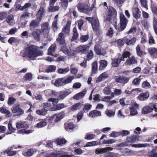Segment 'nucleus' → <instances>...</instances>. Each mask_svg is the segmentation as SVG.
Segmentation results:
<instances>
[{
	"label": "nucleus",
	"mask_w": 157,
	"mask_h": 157,
	"mask_svg": "<svg viewBox=\"0 0 157 157\" xmlns=\"http://www.w3.org/2000/svg\"><path fill=\"white\" fill-rule=\"evenodd\" d=\"M100 70H103L105 68L107 65V62L104 60H101L100 61Z\"/></svg>",
	"instance_id": "36"
},
{
	"label": "nucleus",
	"mask_w": 157,
	"mask_h": 157,
	"mask_svg": "<svg viewBox=\"0 0 157 157\" xmlns=\"http://www.w3.org/2000/svg\"><path fill=\"white\" fill-rule=\"evenodd\" d=\"M16 99L13 97H10L8 99L7 104L9 105H11L14 104Z\"/></svg>",
	"instance_id": "50"
},
{
	"label": "nucleus",
	"mask_w": 157,
	"mask_h": 157,
	"mask_svg": "<svg viewBox=\"0 0 157 157\" xmlns=\"http://www.w3.org/2000/svg\"><path fill=\"white\" fill-rule=\"evenodd\" d=\"M47 122L45 120H43L38 123L36 126L37 128H41L45 126L47 124Z\"/></svg>",
	"instance_id": "41"
},
{
	"label": "nucleus",
	"mask_w": 157,
	"mask_h": 157,
	"mask_svg": "<svg viewBox=\"0 0 157 157\" xmlns=\"http://www.w3.org/2000/svg\"><path fill=\"white\" fill-rule=\"evenodd\" d=\"M132 12L133 16L136 18H138L140 17V12L138 8H134L132 10Z\"/></svg>",
	"instance_id": "26"
},
{
	"label": "nucleus",
	"mask_w": 157,
	"mask_h": 157,
	"mask_svg": "<svg viewBox=\"0 0 157 157\" xmlns=\"http://www.w3.org/2000/svg\"><path fill=\"white\" fill-rule=\"evenodd\" d=\"M64 107V105L63 104H59L52 108L51 110L52 111L58 110L63 108Z\"/></svg>",
	"instance_id": "34"
},
{
	"label": "nucleus",
	"mask_w": 157,
	"mask_h": 157,
	"mask_svg": "<svg viewBox=\"0 0 157 157\" xmlns=\"http://www.w3.org/2000/svg\"><path fill=\"white\" fill-rule=\"evenodd\" d=\"M136 40V38H133L131 40H127L125 42L128 45H133L135 43Z\"/></svg>",
	"instance_id": "55"
},
{
	"label": "nucleus",
	"mask_w": 157,
	"mask_h": 157,
	"mask_svg": "<svg viewBox=\"0 0 157 157\" xmlns=\"http://www.w3.org/2000/svg\"><path fill=\"white\" fill-rule=\"evenodd\" d=\"M121 61L120 58L113 59L112 60L111 64L113 67H117L118 66L120 62Z\"/></svg>",
	"instance_id": "29"
},
{
	"label": "nucleus",
	"mask_w": 157,
	"mask_h": 157,
	"mask_svg": "<svg viewBox=\"0 0 157 157\" xmlns=\"http://www.w3.org/2000/svg\"><path fill=\"white\" fill-rule=\"evenodd\" d=\"M114 97L113 94L112 93L111 96H105L101 99V101L107 102V105L108 106L111 107L113 105L116 104L117 102L116 100L111 101L112 98Z\"/></svg>",
	"instance_id": "3"
},
{
	"label": "nucleus",
	"mask_w": 157,
	"mask_h": 157,
	"mask_svg": "<svg viewBox=\"0 0 157 157\" xmlns=\"http://www.w3.org/2000/svg\"><path fill=\"white\" fill-rule=\"evenodd\" d=\"M98 63L97 62L95 61L92 64V72L91 75L96 73L97 71Z\"/></svg>",
	"instance_id": "33"
},
{
	"label": "nucleus",
	"mask_w": 157,
	"mask_h": 157,
	"mask_svg": "<svg viewBox=\"0 0 157 157\" xmlns=\"http://www.w3.org/2000/svg\"><path fill=\"white\" fill-rule=\"evenodd\" d=\"M139 108V105L136 103H134L131 105L129 108V111L130 115L131 116H134L138 114V111L137 109Z\"/></svg>",
	"instance_id": "7"
},
{
	"label": "nucleus",
	"mask_w": 157,
	"mask_h": 157,
	"mask_svg": "<svg viewBox=\"0 0 157 157\" xmlns=\"http://www.w3.org/2000/svg\"><path fill=\"white\" fill-rule=\"evenodd\" d=\"M94 49L95 52L98 55H101L105 53V52L104 51V49L99 45H96L95 46Z\"/></svg>",
	"instance_id": "18"
},
{
	"label": "nucleus",
	"mask_w": 157,
	"mask_h": 157,
	"mask_svg": "<svg viewBox=\"0 0 157 157\" xmlns=\"http://www.w3.org/2000/svg\"><path fill=\"white\" fill-rule=\"evenodd\" d=\"M68 0H61V4L62 7L66 9L68 6Z\"/></svg>",
	"instance_id": "58"
},
{
	"label": "nucleus",
	"mask_w": 157,
	"mask_h": 157,
	"mask_svg": "<svg viewBox=\"0 0 157 157\" xmlns=\"http://www.w3.org/2000/svg\"><path fill=\"white\" fill-rule=\"evenodd\" d=\"M56 69V67L54 65H50L45 69V71L47 73L54 72Z\"/></svg>",
	"instance_id": "37"
},
{
	"label": "nucleus",
	"mask_w": 157,
	"mask_h": 157,
	"mask_svg": "<svg viewBox=\"0 0 157 157\" xmlns=\"http://www.w3.org/2000/svg\"><path fill=\"white\" fill-rule=\"evenodd\" d=\"M11 110L13 113L16 114L17 115H21L24 113L20 105L17 104H14L12 107Z\"/></svg>",
	"instance_id": "5"
},
{
	"label": "nucleus",
	"mask_w": 157,
	"mask_h": 157,
	"mask_svg": "<svg viewBox=\"0 0 157 157\" xmlns=\"http://www.w3.org/2000/svg\"><path fill=\"white\" fill-rule=\"evenodd\" d=\"M41 21L37 18L36 19L32 20L30 22L29 25L30 27V29H31V28H34L38 27Z\"/></svg>",
	"instance_id": "16"
},
{
	"label": "nucleus",
	"mask_w": 157,
	"mask_h": 157,
	"mask_svg": "<svg viewBox=\"0 0 157 157\" xmlns=\"http://www.w3.org/2000/svg\"><path fill=\"white\" fill-rule=\"evenodd\" d=\"M137 54L139 56H141L144 53L143 51L141 50L140 48L139 45H138L136 48Z\"/></svg>",
	"instance_id": "53"
},
{
	"label": "nucleus",
	"mask_w": 157,
	"mask_h": 157,
	"mask_svg": "<svg viewBox=\"0 0 157 157\" xmlns=\"http://www.w3.org/2000/svg\"><path fill=\"white\" fill-rule=\"evenodd\" d=\"M142 88L145 89H149L151 87V85L149 82L147 81L144 82L142 84Z\"/></svg>",
	"instance_id": "56"
},
{
	"label": "nucleus",
	"mask_w": 157,
	"mask_h": 157,
	"mask_svg": "<svg viewBox=\"0 0 157 157\" xmlns=\"http://www.w3.org/2000/svg\"><path fill=\"white\" fill-rule=\"evenodd\" d=\"M36 31H34L31 33H30L29 37L31 38H34L36 40L38 41L40 40V33Z\"/></svg>",
	"instance_id": "11"
},
{
	"label": "nucleus",
	"mask_w": 157,
	"mask_h": 157,
	"mask_svg": "<svg viewBox=\"0 0 157 157\" xmlns=\"http://www.w3.org/2000/svg\"><path fill=\"white\" fill-rule=\"evenodd\" d=\"M56 45L55 44L52 45L48 49V53L49 55H52L56 50Z\"/></svg>",
	"instance_id": "30"
},
{
	"label": "nucleus",
	"mask_w": 157,
	"mask_h": 157,
	"mask_svg": "<svg viewBox=\"0 0 157 157\" xmlns=\"http://www.w3.org/2000/svg\"><path fill=\"white\" fill-rule=\"evenodd\" d=\"M103 93L106 95L109 94L111 92V90L109 86H107L104 88L103 90Z\"/></svg>",
	"instance_id": "62"
},
{
	"label": "nucleus",
	"mask_w": 157,
	"mask_h": 157,
	"mask_svg": "<svg viewBox=\"0 0 157 157\" xmlns=\"http://www.w3.org/2000/svg\"><path fill=\"white\" fill-rule=\"evenodd\" d=\"M120 26L119 27L117 25V23L115 22L113 24L116 29L118 32H121L123 30L126 28L128 20L126 18L124 15L123 14H121L120 16Z\"/></svg>",
	"instance_id": "2"
},
{
	"label": "nucleus",
	"mask_w": 157,
	"mask_h": 157,
	"mask_svg": "<svg viewBox=\"0 0 157 157\" xmlns=\"http://www.w3.org/2000/svg\"><path fill=\"white\" fill-rule=\"evenodd\" d=\"M24 54L32 60H34L37 57L43 54L41 50H38L37 47L32 45L27 47L25 50Z\"/></svg>",
	"instance_id": "1"
},
{
	"label": "nucleus",
	"mask_w": 157,
	"mask_h": 157,
	"mask_svg": "<svg viewBox=\"0 0 157 157\" xmlns=\"http://www.w3.org/2000/svg\"><path fill=\"white\" fill-rule=\"evenodd\" d=\"M13 147L8 148L5 151V153L7 154L9 156H13L17 154V151H13L11 150L13 149Z\"/></svg>",
	"instance_id": "21"
},
{
	"label": "nucleus",
	"mask_w": 157,
	"mask_h": 157,
	"mask_svg": "<svg viewBox=\"0 0 157 157\" xmlns=\"http://www.w3.org/2000/svg\"><path fill=\"white\" fill-rule=\"evenodd\" d=\"M49 29V25L47 22L44 23L42 25L41 31L45 37L48 36Z\"/></svg>",
	"instance_id": "9"
},
{
	"label": "nucleus",
	"mask_w": 157,
	"mask_h": 157,
	"mask_svg": "<svg viewBox=\"0 0 157 157\" xmlns=\"http://www.w3.org/2000/svg\"><path fill=\"white\" fill-rule=\"evenodd\" d=\"M82 106V105L81 103H77L71 106V109L72 111H75L79 109Z\"/></svg>",
	"instance_id": "39"
},
{
	"label": "nucleus",
	"mask_w": 157,
	"mask_h": 157,
	"mask_svg": "<svg viewBox=\"0 0 157 157\" xmlns=\"http://www.w3.org/2000/svg\"><path fill=\"white\" fill-rule=\"evenodd\" d=\"M73 79L74 77L73 76H70L66 79H64V85L71 82Z\"/></svg>",
	"instance_id": "59"
},
{
	"label": "nucleus",
	"mask_w": 157,
	"mask_h": 157,
	"mask_svg": "<svg viewBox=\"0 0 157 157\" xmlns=\"http://www.w3.org/2000/svg\"><path fill=\"white\" fill-rule=\"evenodd\" d=\"M117 154L113 152H107L105 154V157H117Z\"/></svg>",
	"instance_id": "52"
},
{
	"label": "nucleus",
	"mask_w": 157,
	"mask_h": 157,
	"mask_svg": "<svg viewBox=\"0 0 157 157\" xmlns=\"http://www.w3.org/2000/svg\"><path fill=\"white\" fill-rule=\"evenodd\" d=\"M57 40L60 44H63L65 43V40L63 36V34L61 33L59 34Z\"/></svg>",
	"instance_id": "31"
},
{
	"label": "nucleus",
	"mask_w": 157,
	"mask_h": 157,
	"mask_svg": "<svg viewBox=\"0 0 157 157\" xmlns=\"http://www.w3.org/2000/svg\"><path fill=\"white\" fill-rule=\"evenodd\" d=\"M65 129L68 132H71L73 131L74 125L73 123H69L65 124Z\"/></svg>",
	"instance_id": "22"
},
{
	"label": "nucleus",
	"mask_w": 157,
	"mask_h": 157,
	"mask_svg": "<svg viewBox=\"0 0 157 157\" xmlns=\"http://www.w3.org/2000/svg\"><path fill=\"white\" fill-rule=\"evenodd\" d=\"M137 60L134 56H132L127 59L125 63V64L126 66H130L131 65L136 64Z\"/></svg>",
	"instance_id": "13"
},
{
	"label": "nucleus",
	"mask_w": 157,
	"mask_h": 157,
	"mask_svg": "<svg viewBox=\"0 0 157 157\" xmlns=\"http://www.w3.org/2000/svg\"><path fill=\"white\" fill-rule=\"evenodd\" d=\"M45 12V10L43 7H41L36 14V18L41 20Z\"/></svg>",
	"instance_id": "15"
},
{
	"label": "nucleus",
	"mask_w": 157,
	"mask_h": 157,
	"mask_svg": "<svg viewBox=\"0 0 157 157\" xmlns=\"http://www.w3.org/2000/svg\"><path fill=\"white\" fill-rule=\"evenodd\" d=\"M95 135L93 134H87L86 135L84 138L87 140H90L94 139L95 137Z\"/></svg>",
	"instance_id": "64"
},
{
	"label": "nucleus",
	"mask_w": 157,
	"mask_h": 157,
	"mask_svg": "<svg viewBox=\"0 0 157 157\" xmlns=\"http://www.w3.org/2000/svg\"><path fill=\"white\" fill-rule=\"evenodd\" d=\"M47 96H51V97H56L57 95L56 92L50 90H48L46 91Z\"/></svg>",
	"instance_id": "40"
},
{
	"label": "nucleus",
	"mask_w": 157,
	"mask_h": 157,
	"mask_svg": "<svg viewBox=\"0 0 157 157\" xmlns=\"http://www.w3.org/2000/svg\"><path fill=\"white\" fill-rule=\"evenodd\" d=\"M68 94V93L66 91H61L59 93V95L58 96V99H61L64 98Z\"/></svg>",
	"instance_id": "48"
},
{
	"label": "nucleus",
	"mask_w": 157,
	"mask_h": 157,
	"mask_svg": "<svg viewBox=\"0 0 157 157\" xmlns=\"http://www.w3.org/2000/svg\"><path fill=\"white\" fill-rule=\"evenodd\" d=\"M106 115L109 117L114 116L115 114V112L111 110H109L105 112Z\"/></svg>",
	"instance_id": "61"
},
{
	"label": "nucleus",
	"mask_w": 157,
	"mask_h": 157,
	"mask_svg": "<svg viewBox=\"0 0 157 157\" xmlns=\"http://www.w3.org/2000/svg\"><path fill=\"white\" fill-rule=\"evenodd\" d=\"M89 47L86 45H81L78 47L76 49L77 52H82L89 49Z\"/></svg>",
	"instance_id": "17"
},
{
	"label": "nucleus",
	"mask_w": 157,
	"mask_h": 157,
	"mask_svg": "<svg viewBox=\"0 0 157 157\" xmlns=\"http://www.w3.org/2000/svg\"><path fill=\"white\" fill-rule=\"evenodd\" d=\"M101 113L100 112L96 110H94L91 111L89 113V116L90 117H95L100 116Z\"/></svg>",
	"instance_id": "28"
},
{
	"label": "nucleus",
	"mask_w": 157,
	"mask_h": 157,
	"mask_svg": "<svg viewBox=\"0 0 157 157\" xmlns=\"http://www.w3.org/2000/svg\"><path fill=\"white\" fill-rule=\"evenodd\" d=\"M139 140L138 137L135 136L130 137L128 139V141L131 143H133L136 142L138 141Z\"/></svg>",
	"instance_id": "44"
},
{
	"label": "nucleus",
	"mask_w": 157,
	"mask_h": 157,
	"mask_svg": "<svg viewBox=\"0 0 157 157\" xmlns=\"http://www.w3.org/2000/svg\"><path fill=\"white\" fill-rule=\"evenodd\" d=\"M53 6H50L48 8V12H54L58 10L59 8L57 6L53 7Z\"/></svg>",
	"instance_id": "54"
},
{
	"label": "nucleus",
	"mask_w": 157,
	"mask_h": 157,
	"mask_svg": "<svg viewBox=\"0 0 157 157\" xmlns=\"http://www.w3.org/2000/svg\"><path fill=\"white\" fill-rule=\"evenodd\" d=\"M150 107L146 106L143 108L142 110V113L144 114H146L152 112L153 109H154L156 112H157V108L156 106L154 103L151 104L150 105Z\"/></svg>",
	"instance_id": "4"
},
{
	"label": "nucleus",
	"mask_w": 157,
	"mask_h": 157,
	"mask_svg": "<svg viewBox=\"0 0 157 157\" xmlns=\"http://www.w3.org/2000/svg\"><path fill=\"white\" fill-rule=\"evenodd\" d=\"M78 10L81 12H82L86 14L90 13V9L88 5L85 3H79L77 5Z\"/></svg>",
	"instance_id": "6"
},
{
	"label": "nucleus",
	"mask_w": 157,
	"mask_h": 157,
	"mask_svg": "<svg viewBox=\"0 0 157 157\" xmlns=\"http://www.w3.org/2000/svg\"><path fill=\"white\" fill-rule=\"evenodd\" d=\"M71 24V22L70 21H68L65 26L62 29V32L65 34H67L70 32Z\"/></svg>",
	"instance_id": "24"
},
{
	"label": "nucleus",
	"mask_w": 157,
	"mask_h": 157,
	"mask_svg": "<svg viewBox=\"0 0 157 157\" xmlns=\"http://www.w3.org/2000/svg\"><path fill=\"white\" fill-rule=\"evenodd\" d=\"M35 152L34 149H29L26 152L23 153V154L25 157H29L32 156Z\"/></svg>",
	"instance_id": "32"
},
{
	"label": "nucleus",
	"mask_w": 157,
	"mask_h": 157,
	"mask_svg": "<svg viewBox=\"0 0 157 157\" xmlns=\"http://www.w3.org/2000/svg\"><path fill=\"white\" fill-rule=\"evenodd\" d=\"M57 117L58 121L62 119L65 116L64 112H61L59 113L56 114Z\"/></svg>",
	"instance_id": "63"
},
{
	"label": "nucleus",
	"mask_w": 157,
	"mask_h": 157,
	"mask_svg": "<svg viewBox=\"0 0 157 157\" xmlns=\"http://www.w3.org/2000/svg\"><path fill=\"white\" fill-rule=\"evenodd\" d=\"M92 105L89 104H86L84 106L83 109V111L85 112H87L89 111L91 109Z\"/></svg>",
	"instance_id": "51"
},
{
	"label": "nucleus",
	"mask_w": 157,
	"mask_h": 157,
	"mask_svg": "<svg viewBox=\"0 0 157 157\" xmlns=\"http://www.w3.org/2000/svg\"><path fill=\"white\" fill-rule=\"evenodd\" d=\"M85 94V92H82L75 95L74 97V98L75 99L78 100L83 97Z\"/></svg>",
	"instance_id": "43"
},
{
	"label": "nucleus",
	"mask_w": 157,
	"mask_h": 157,
	"mask_svg": "<svg viewBox=\"0 0 157 157\" xmlns=\"http://www.w3.org/2000/svg\"><path fill=\"white\" fill-rule=\"evenodd\" d=\"M132 147H146L150 146V145L148 144H133L132 145Z\"/></svg>",
	"instance_id": "47"
},
{
	"label": "nucleus",
	"mask_w": 157,
	"mask_h": 157,
	"mask_svg": "<svg viewBox=\"0 0 157 157\" xmlns=\"http://www.w3.org/2000/svg\"><path fill=\"white\" fill-rule=\"evenodd\" d=\"M116 12L114 9L112 8L111 9H109L108 11V16L106 17V20L109 21L113 15Z\"/></svg>",
	"instance_id": "23"
},
{
	"label": "nucleus",
	"mask_w": 157,
	"mask_h": 157,
	"mask_svg": "<svg viewBox=\"0 0 157 157\" xmlns=\"http://www.w3.org/2000/svg\"><path fill=\"white\" fill-rule=\"evenodd\" d=\"M25 122L23 121H19L16 123V128H21L25 127Z\"/></svg>",
	"instance_id": "42"
},
{
	"label": "nucleus",
	"mask_w": 157,
	"mask_h": 157,
	"mask_svg": "<svg viewBox=\"0 0 157 157\" xmlns=\"http://www.w3.org/2000/svg\"><path fill=\"white\" fill-rule=\"evenodd\" d=\"M115 82L117 83L124 84L127 83L129 80V78L124 76H117L114 77Z\"/></svg>",
	"instance_id": "8"
},
{
	"label": "nucleus",
	"mask_w": 157,
	"mask_h": 157,
	"mask_svg": "<svg viewBox=\"0 0 157 157\" xmlns=\"http://www.w3.org/2000/svg\"><path fill=\"white\" fill-rule=\"evenodd\" d=\"M149 53L152 56H155L157 55V49L156 48H149L148 49Z\"/></svg>",
	"instance_id": "35"
},
{
	"label": "nucleus",
	"mask_w": 157,
	"mask_h": 157,
	"mask_svg": "<svg viewBox=\"0 0 157 157\" xmlns=\"http://www.w3.org/2000/svg\"><path fill=\"white\" fill-rule=\"evenodd\" d=\"M97 145H98V142L96 141H94L87 143L85 146H84V147L94 146Z\"/></svg>",
	"instance_id": "57"
},
{
	"label": "nucleus",
	"mask_w": 157,
	"mask_h": 157,
	"mask_svg": "<svg viewBox=\"0 0 157 157\" xmlns=\"http://www.w3.org/2000/svg\"><path fill=\"white\" fill-rule=\"evenodd\" d=\"M6 21L10 25H13L15 23V21L13 15L11 14L9 15L6 18Z\"/></svg>",
	"instance_id": "25"
},
{
	"label": "nucleus",
	"mask_w": 157,
	"mask_h": 157,
	"mask_svg": "<svg viewBox=\"0 0 157 157\" xmlns=\"http://www.w3.org/2000/svg\"><path fill=\"white\" fill-rule=\"evenodd\" d=\"M55 142L57 143L58 145H60L66 143V140L63 139H58L55 140Z\"/></svg>",
	"instance_id": "46"
},
{
	"label": "nucleus",
	"mask_w": 157,
	"mask_h": 157,
	"mask_svg": "<svg viewBox=\"0 0 157 157\" xmlns=\"http://www.w3.org/2000/svg\"><path fill=\"white\" fill-rule=\"evenodd\" d=\"M149 96V94L148 92L141 93L138 96V99L140 101H144L147 99Z\"/></svg>",
	"instance_id": "19"
},
{
	"label": "nucleus",
	"mask_w": 157,
	"mask_h": 157,
	"mask_svg": "<svg viewBox=\"0 0 157 157\" xmlns=\"http://www.w3.org/2000/svg\"><path fill=\"white\" fill-rule=\"evenodd\" d=\"M109 75L106 72H105L101 74L97 78L96 82L99 83L109 78Z\"/></svg>",
	"instance_id": "12"
},
{
	"label": "nucleus",
	"mask_w": 157,
	"mask_h": 157,
	"mask_svg": "<svg viewBox=\"0 0 157 157\" xmlns=\"http://www.w3.org/2000/svg\"><path fill=\"white\" fill-rule=\"evenodd\" d=\"M0 112L2 113L6 114V116L8 117H10L12 116L10 112L3 106L0 108Z\"/></svg>",
	"instance_id": "20"
},
{
	"label": "nucleus",
	"mask_w": 157,
	"mask_h": 157,
	"mask_svg": "<svg viewBox=\"0 0 157 157\" xmlns=\"http://www.w3.org/2000/svg\"><path fill=\"white\" fill-rule=\"evenodd\" d=\"M47 111L44 109L43 108L41 109H38L36 111V113L40 115H44L47 113Z\"/></svg>",
	"instance_id": "45"
},
{
	"label": "nucleus",
	"mask_w": 157,
	"mask_h": 157,
	"mask_svg": "<svg viewBox=\"0 0 157 157\" xmlns=\"http://www.w3.org/2000/svg\"><path fill=\"white\" fill-rule=\"evenodd\" d=\"M54 85L56 86L64 85V78H59L56 80L54 82Z\"/></svg>",
	"instance_id": "27"
},
{
	"label": "nucleus",
	"mask_w": 157,
	"mask_h": 157,
	"mask_svg": "<svg viewBox=\"0 0 157 157\" xmlns=\"http://www.w3.org/2000/svg\"><path fill=\"white\" fill-rule=\"evenodd\" d=\"M91 25L94 31H96L98 30L99 27V23L98 20L97 18L93 19Z\"/></svg>",
	"instance_id": "14"
},
{
	"label": "nucleus",
	"mask_w": 157,
	"mask_h": 157,
	"mask_svg": "<svg viewBox=\"0 0 157 157\" xmlns=\"http://www.w3.org/2000/svg\"><path fill=\"white\" fill-rule=\"evenodd\" d=\"M113 149V148L109 147L101 148H98L95 149V152L97 154H103L106 152L107 151H111Z\"/></svg>",
	"instance_id": "10"
},
{
	"label": "nucleus",
	"mask_w": 157,
	"mask_h": 157,
	"mask_svg": "<svg viewBox=\"0 0 157 157\" xmlns=\"http://www.w3.org/2000/svg\"><path fill=\"white\" fill-rule=\"evenodd\" d=\"M69 69L67 67L64 69L59 68L58 69V73L60 74H64L69 71Z\"/></svg>",
	"instance_id": "49"
},
{
	"label": "nucleus",
	"mask_w": 157,
	"mask_h": 157,
	"mask_svg": "<svg viewBox=\"0 0 157 157\" xmlns=\"http://www.w3.org/2000/svg\"><path fill=\"white\" fill-rule=\"evenodd\" d=\"M32 75L31 73H27L25 76L24 79L26 80L31 81L32 79Z\"/></svg>",
	"instance_id": "60"
},
{
	"label": "nucleus",
	"mask_w": 157,
	"mask_h": 157,
	"mask_svg": "<svg viewBox=\"0 0 157 157\" xmlns=\"http://www.w3.org/2000/svg\"><path fill=\"white\" fill-rule=\"evenodd\" d=\"M130 53L128 52H124L122 54V56L120 59L122 61H124L125 60V59L127 58L128 57L129 58L130 56Z\"/></svg>",
	"instance_id": "38"
}]
</instances>
